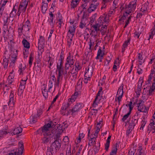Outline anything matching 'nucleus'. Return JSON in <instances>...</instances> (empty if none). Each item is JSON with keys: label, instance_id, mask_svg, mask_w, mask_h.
Wrapping results in <instances>:
<instances>
[{"label": "nucleus", "instance_id": "c9c22d12", "mask_svg": "<svg viewBox=\"0 0 155 155\" xmlns=\"http://www.w3.org/2000/svg\"><path fill=\"white\" fill-rule=\"evenodd\" d=\"M64 59V56L63 53L61 52L60 53V58L58 60V62L57 64H63V60Z\"/></svg>", "mask_w": 155, "mask_h": 155}, {"label": "nucleus", "instance_id": "3c124183", "mask_svg": "<svg viewBox=\"0 0 155 155\" xmlns=\"http://www.w3.org/2000/svg\"><path fill=\"white\" fill-rule=\"evenodd\" d=\"M56 19L57 21L63 20L62 15L60 13V11H58L56 15Z\"/></svg>", "mask_w": 155, "mask_h": 155}, {"label": "nucleus", "instance_id": "c756f323", "mask_svg": "<svg viewBox=\"0 0 155 155\" xmlns=\"http://www.w3.org/2000/svg\"><path fill=\"white\" fill-rule=\"evenodd\" d=\"M138 153L137 155H146L147 152L143 149L142 146H140L138 148Z\"/></svg>", "mask_w": 155, "mask_h": 155}, {"label": "nucleus", "instance_id": "680f3d73", "mask_svg": "<svg viewBox=\"0 0 155 155\" xmlns=\"http://www.w3.org/2000/svg\"><path fill=\"white\" fill-rule=\"evenodd\" d=\"M25 69L24 67H22V64H21L19 65L18 72L20 74H23V71L25 70Z\"/></svg>", "mask_w": 155, "mask_h": 155}, {"label": "nucleus", "instance_id": "6e6d98bb", "mask_svg": "<svg viewBox=\"0 0 155 155\" xmlns=\"http://www.w3.org/2000/svg\"><path fill=\"white\" fill-rule=\"evenodd\" d=\"M143 82V80L142 78H140L138 81V84L137 86V89H141L142 84Z\"/></svg>", "mask_w": 155, "mask_h": 155}, {"label": "nucleus", "instance_id": "6ab92c4d", "mask_svg": "<svg viewBox=\"0 0 155 155\" xmlns=\"http://www.w3.org/2000/svg\"><path fill=\"white\" fill-rule=\"evenodd\" d=\"M132 102L130 101L128 104V106L129 107V111L122 118V120L123 121H124L127 118H128L129 115L130 114L131 110L133 108L132 107Z\"/></svg>", "mask_w": 155, "mask_h": 155}, {"label": "nucleus", "instance_id": "a211bd4d", "mask_svg": "<svg viewBox=\"0 0 155 155\" xmlns=\"http://www.w3.org/2000/svg\"><path fill=\"white\" fill-rule=\"evenodd\" d=\"M99 5V2H97L95 4L92 3H91L90 5L87 10L89 13H90L92 12L95 11Z\"/></svg>", "mask_w": 155, "mask_h": 155}, {"label": "nucleus", "instance_id": "f03ea898", "mask_svg": "<svg viewBox=\"0 0 155 155\" xmlns=\"http://www.w3.org/2000/svg\"><path fill=\"white\" fill-rule=\"evenodd\" d=\"M31 28V24L29 21L27 20L26 22L21 24L18 28V32L19 35H21L28 33Z\"/></svg>", "mask_w": 155, "mask_h": 155}, {"label": "nucleus", "instance_id": "4468645a", "mask_svg": "<svg viewBox=\"0 0 155 155\" xmlns=\"http://www.w3.org/2000/svg\"><path fill=\"white\" fill-rule=\"evenodd\" d=\"M73 54L70 52L68 53L66 60L65 63L71 65H73L75 62Z\"/></svg>", "mask_w": 155, "mask_h": 155}, {"label": "nucleus", "instance_id": "412c9836", "mask_svg": "<svg viewBox=\"0 0 155 155\" xmlns=\"http://www.w3.org/2000/svg\"><path fill=\"white\" fill-rule=\"evenodd\" d=\"M7 0H1L0 3V18L2 16Z\"/></svg>", "mask_w": 155, "mask_h": 155}, {"label": "nucleus", "instance_id": "79ce46f5", "mask_svg": "<svg viewBox=\"0 0 155 155\" xmlns=\"http://www.w3.org/2000/svg\"><path fill=\"white\" fill-rule=\"evenodd\" d=\"M49 60L48 61V63L49 64L48 67L50 69H51V67L53 65V63L54 61V60L53 58H52L51 57H49Z\"/></svg>", "mask_w": 155, "mask_h": 155}, {"label": "nucleus", "instance_id": "338daca9", "mask_svg": "<svg viewBox=\"0 0 155 155\" xmlns=\"http://www.w3.org/2000/svg\"><path fill=\"white\" fill-rule=\"evenodd\" d=\"M10 85L7 84H5L3 87L4 90L8 91L11 88V87L10 86Z\"/></svg>", "mask_w": 155, "mask_h": 155}, {"label": "nucleus", "instance_id": "0eeeda50", "mask_svg": "<svg viewBox=\"0 0 155 155\" xmlns=\"http://www.w3.org/2000/svg\"><path fill=\"white\" fill-rule=\"evenodd\" d=\"M83 107L82 104L80 103H77L72 108L70 109L68 112L73 116H74L77 115L78 112Z\"/></svg>", "mask_w": 155, "mask_h": 155}, {"label": "nucleus", "instance_id": "4c0bfd02", "mask_svg": "<svg viewBox=\"0 0 155 155\" xmlns=\"http://www.w3.org/2000/svg\"><path fill=\"white\" fill-rule=\"evenodd\" d=\"M73 66H74L78 71L81 69L82 68L81 65L78 61H76L74 64V65H73Z\"/></svg>", "mask_w": 155, "mask_h": 155}, {"label": "nucleus", "instance_id": "864d4df0", "mask_svg": "<svg viewBox=\"0 0 155 155\" xmlns=\"http://www.w3.org/2000/svg\"><path fill=\"white\" fill-rule=\"evenodd\" d=\"M70 107L67 102L63 103L61 107V109L63 110H66L68 107Z\"/></svg>", "mask_w": 155, "mask_h": 155}, {"label": "nucleus", "instance_id": "f257e3e1", "mask_svg": "<svg viewBox=\"0 0 155 155\" xmlns=\"http://www.w3.org/2000/svg\"><path fill=\"white\" fill-rule=\"evenodd\" d=\"M51 124V122H50L41 128V135L43 136L42 142L44 143H48L53 136V134L50 130Z\"/></svg>", "mask_w": 155, "mask_h": 155}, {"label": "nucleus", "instance_id": "cd10ccee", "mask_svg": "<svg viewBox=\"0 0 155 155\" xmlns=\"http://www.w3.org/2000/svg\"><path fill=\"white\" fill-rule=\"evenodd\" d=\"M102 98V96H96L93 103V107H95L98 105V104L99 103Z\"/></svg>", "mask_w": 155, "mask_h": 155}, {"label": "nucleus", "instance_id": "5fc2aeb1", "mask_svg": "<svg viewBox=\"0 0 155 155\" xmlns=\"http://www.w3.org/2000/svg\"><path fill=\"white\" fill-rule=\"evenodd\" d=\"M141 125L140 127V130H143V128L145 126L146 124V121L145 119L143 118L141 122Z\"/></svg>", "mask_w": 155, "mask_h": 155}, {"label": "nucleus", "instance_id": "1a4fd4ad", "mask_svg": "<svg viewBox=\"0 0 155 155\" xmlns=\"http://www.w3.org/2000/svg\"><path fill=\"white\" fill-rule=\"evenodd\" d=\"M139 112H136L133 116L129 123L130 127H131L132 128H134V127L137 123L138 121L139 118L138 116L139 115Z\"/></svg>", "mask_w": 155, "mask_h": 155}, {"label": "nucleus", "instance_id": "774afa93", "mask_svg": "<svg viewBox=\"0 0 155 155\" xmlns=\"http://www.w3.org/2000/svg\"><path fill=\"white\" fill-rule=\"evenodd\" d=\"M97 54H98V56H100V57H101L102 55L103 57L104 53L102 52L101 48V47H100L97 51Z\"/></svg>", "mask_w": 155, "mask_h": 155}, {"label": "nucleus", "instance_id": "20e7f679", "mask_svg": "<svg viewBox=\"0 0 155 155\" xmlns=\"http://www.w3.org/2000/svg\"><path fill=\"white\" fill-rule=\"evenodd\" d=\"M109 18L108 17L107 15L104 14L103 15H101L99 18L98 21V22L101 24L102 26H103V29L101 30V32L102 33H104L106 31L107 29V26L108 23L109 22ZM103 28V27H102Z\"/></svg>", "mask_w": 155, "mask_h": 155}, {"label": "nucleus", "instance_id": "e2e57ef3", "mask_svg": "<svg viewBox=\"0 0 155 155\" xmlns=\"http://www.w3.org/2000/svg\"><path fill=\"white\" fill-rule=\"evenodd\" d=\"M57 23H58V27L59 28H61V27L64 24V23L63 20L57 21Z\"/></svg>", "mask_w": 155, "mask_h": 155}, {"label": "nucleus", "instance_id": "052dcab7", "mask_svg": "<svg viewBox=\"0 0 155 155\" xmlns=\"http://www.w3.org/2000/svg\"><path fill=\"white\" fill-rule=\"evenodd\" d=\"M53 87V82H52L51 80L49 81L48 85V90L49 92L51 91V89Z\"/></svg>", "mask_w": 155, "mask_h": 155}, {"label": "nucleus", "instance_id": "f8f14e48", "mask_svg": "<svg viewBox=\"0 0 155 155\" xmlns=\"http://www.w3.org/2000/svg\"><path fill=\"white\" fill-rule=\"evenodd\" d=\"M18 8V4L16 3L15 5L14 6L12 9L9 15V20L13 21L14 20V17H15L16 15H17V9Z\"/></svg>", "mask_w": 155, "mask_h": 155}, {"label": "nucleus", "instance_id": "bb28decb", "mask_svg": "<svg viewBox=\"0 0 155 155\" xmlns=\"http://www.w3.org/2000/svg\"><path fill=\"white\" fill-rule=\"evenodd\" d=\"M149 3L148 2H145L144 4H143L142 6L140 9V12H145L148 9V5Z\"/></svg>", "mask_w": 155, "mask_h": 155}, {"label": "nucleus", "instance_id": "49530a36", "mask_svg": "<svg viewBox=\"0 0 155 155\" xmlns=\"http://www.w3.org/2000/svg\"><path fill=\"white\" fill-rule=\"evenodd\" d=\"M102 25L98 22L96 23L95 25H93V27L94 29V30L96 31H98L100 30V27Z\"/></svg>", "mask_w": 155, "mask_h": 155}, {"label": "nucleus", "instance_id": "8fccbe9b", "mask_svg": "<svg viewBox=\"0 0 155 155\" xmlns=\"http://www.w3.org/2000/svg\"><path fill=\"white\" fill-rule=\"evenodd\" d=\"M15 55H12L11 57V62H13L15 63L16 60L17 59V51L16 50L15 52Z\"/></svg>", "mask_w": 155, "mask_h": 155}, {"label": "nucleus", "instance_id": "603ef678", "mask_svg": "<svg viewBox=\"0 0 155 155\" xmlns=\"http://www.w3.org/2000/svg\"><path fill=\"white\" fill-rule=\"evenodd\" d=\"M27 76H26V79L25 80H21L20 83V84L19 86H21V87H24V88H25V85L26 84V81L28 79Z\"/></svg>", "mask_w": 155, "mask_h": 155}, {"label": "nucleus", "instance_id": "bf43d9fd", "mask_svg": "<svg viewBox=\"0 0 155 155\" xmlns=\"http://www.w3.org/2000/svg\"><path fill=\"white\" fill-rule=\"evenodd\" d=\"M48 92H49L48 91H48L46 90V89H45L44 90L42 91V93L43 94V95L44 97L45 98H48Z\"/></svg>", "mask_w": 155, "mask_h": 155}, {"label": "nucleus", "instance_id": "aec40b11", "mask_svg": "<svg viewBox=\"0 0 155 155\" xmlns=\"http://www.w3.org/2000/svg\"><path fill=\"white\" fill-rule=\"evenodd\" d=\"M45 110V109L44 106H40L39 109L37 110L36 114H35L33 117H34V119H35L36 118L39 117L42 114L43 112Z\"/></svg>", "mask_w": 155, "mask_h": 155}, {"label": "nucleus", "instance_id": "9b49d317", "mask_svg": "<svg viewBox=\"0 0 155 155\" xmlns=\"http://www.w3.org/2000/svg\"><path fill=\"white\" fill-rule=\"evenodd\" d=\"M15 101L14 98L13 91H11L9 96V100L8 102V105L9 106L10 110H12L14 108Z\"/></svg>", "mask_w": 155, "mask_h": 155}, {"label": "nucleus", "instance_id": "4be33fe9", "mask_svg": "<svg viewBox=\"0 0 155 155\" xmlns=\"http://www.w3.org/2000/svg\"><path fill=\"white\" fill-rule=\"evenodd\" d=\"M119 147V144L118 143L114 144L112 147V149L110 152V155H116L117 149Z\"/></svg>", "mask_w": 155, "mask_h": 155}, {"label": "nucleus", "instance_id": "ea45409f", "mask_svg": "<svg viewBox=\"0 0 155 155\" xmlns=\"http://www.w3.org/2000/svg\"><path fill=\"white\" fill-rule=\"evenodd\" d=\"M92 49H87L85 52V55L87 58H89L90 57H92Z\"/></svg>", "mask_w": 155, "mask_h": 155}, {"label": "nucleus", "instance_id": "e433bc0d", "mask_svg": "<svg viewBox=\"0 0 155 155\" xmlns=\"http://www.w3.org/2000/svg\"><path fill=\"white\" fill-rule=\"evenodd\" d=\"M8 59L5 57L4 58L3 61V65L4 69H6L7 68L8 64Z\"/></svg>", "mask_w": 155, "mask_h": 155}, {"label": "nucleus", "instance_id": "37998d69", "mask_svg": "<svg viewBox=\"0 0 155 155\" xmlns=\"http://www.w3.org/2000/svg\"><path fill=\"white\" fill-rule=\"evenodd\" d=\"M60 80H61V78L57 77V81L54 82V91H55L57 87L58 88L59 87V82Z\"/></svg>", "mask_w": 155, "mask_h": 155}, {"label": "nucleus", "instance_id": "c03bdc74", "mask_svg": "<svg viewBox=\"0 0 155 155\" xmlns=\"http://www.w3.org/2000/svg\"><path fill=\"white\" fill-rule=\"evenodd\" d=\"M4 20V23H3V25L4 28H8L7 25L8 24V17L7 16L6 17H5L3 19Z\"/></svg>", "mask_w": 155, "mask_h": 155}, {"label": "nucleus", "instance_id": "2eb2a0df", "mask_svg": "<svg viewBox=\"0 0 155 155\" xmlns=\"http://www.w3.org/2000/svg\"><path fill=\"white\" fill-rule=\"evenodd\" d=\"M93 72V68L91 65H89L86 68L84 76L86 77H91Z\"/></svg>", "mask_w": 155, "mask_h": 155}, {"label": "nucleus", "instance_id": "473e14b6", "mask_svg": "<svg viewBox=\"0 0 155 155\" xmlns=\"http://www.w3.org/2000/svg\"><path fill=\"white\" fill-rule=\"evenodd\" d=\"M22 43L24 47L26 48L29 49L30 48V44L29 42L24 38L22 41Z\"/></svg>", "mask_w": 155, "mask_h": 155}, {"label": "nucleus", "instance_id": "5701e85b", "mask_svg": "<svg viewBox=\"0 0 155 155\" xmlns=\"http://www.w3.org/2000/svg\"><path fill=\"white\" fill-rule=\"evenodd\" d=\"M78 71L77 69L73 66L71 67V68L70 70L68 72V74H73V77L74 78H76L77 75L78 74Z\"/></svg>", "mask_w": 155, "mask_h": 155}, {"label": "nucleus", "instance_id": "58836bf2", "mask_svg": "<svg viewBox=\"0 0 155 155\" xmlns=\"http://www.w3.org/2000/svg\"><path fill=\"white\" fill-rule=\"evenodd\" d=\"M123 84L119 87L117 92V95H123Z\"/></svg>", "mask_w": 155, "mask_h": 155}, {"label": "nucleus", "instance_id": "72a5a7b5", "mask_svg": "<svg viewBox=\"0 0 155 155\" xmlns=\"http://www.w3.org/2000/svg\"><path fill=\"white\" fill-rule=\"evenodd\" d=\"M109 2V0H102L101 2V9L105 8L107 7L108 4Z\"/></svg>", "mask_w": 155, "mask_h": 155}, {"label": "nucleus", "instance_id": "69168bd1", "mask_svg": "<svg viewBox=\"0 0 155 155\" xmlns=\"http://www.w3.org/2000/svg\"><path fill=\"white\" fill-rule=\"evenodd\" d=\"M111 59V58L109 56L108 57L104 62V65L106 66H108L110 62Z\"/></svg>", "mask_w": 155, "mask_h": 155}, {"label": "nucleus", "instance_id": "de8ad7c7", "mask_svg": "<svg viewBox=\"0 0 155 155\" xmlns=\"http://www.w3.org/2000/svg\"><path fill=\"white\" fill-rule=\"evenodd\" d=\"M24 87L19 86L18 91V94L19 96H21L23 93L24 90Z\"/></svg>", "mask_w": 155, "mask_h": 155}, {"label": "nucleus", "instance_id": "ddd939ff", "mask_svg": "<svg viewBox=\"0 0 155 155\" xmlns=\"http://www.w3.org/2000/svg\"><path fill=\"white\" fill-rule=\"evenodd\" d=\"M11 132L8 127H5L0 130V139L6 137V135Z\"/></svg>", "mask_w": 155, "mask_h": 155}, {"label": "nucleus", "instance_id": "7ed1b4c3", "mask_svg": "<svg viewBox=\"0 0 155 155\" xmlns=\"http://www.w3.org/2000/svg\"><path fill=\"white\" fill-rule=\"evenodd\" d=\"M61 147V144L59 140H55L54 141L52 142L50 147H48L47 151L48 153L50 155L51 153L54 154L59 150Z\"/></svg>", "mask_w": 155, "mask_h": 155}, {"label": "nucleus", "instance_id": "dca6fc26", "mask_svg": "<svg viewBox=\"0 0 155 155\" xmlns=\"http://www.w3.org/2000/svg\"><path fill=\"white\" fill-rule=\"evenodd\" d=\"M87 19L86 18V15L85 12L83 13L82 18L80 23L79 27L81 28H83L86 26Z\"/></svg>", "mask_w": 155, "mask_h": 155}, {"label": "nucleus", "instance_id": "a878e982", "mask_svg": "<svg viewBox=\"0 0 155 155\" xmlns=\"http://www.w3.org/2000/svg\"><path fill=\"white\" fill-rule=\"evenodd\" d=\"M22 131V128L20 127H18L14 129L13 132L11 133L12 135H17L21 133Z\"/></svg>", "mask_w": 155, "mask_h": 155}, {"label": "nucleus", "instance_id": "39448f33", "mask_svg": "<svg viewBox=\"0 0 155 155\" xmlns=\"http://www.w3.org/2000/svg\"><path fill=\"white\" fill-rule=\"evenodd\" d=\"M137 1V0L132 1L126 5L125 9L126 15H129L135 11L136 8Z\"/></svg>", "mask_w": 155, "mask_h": 155}, {"label": "nucleus", "instance_id": "2f4dec72", "mask_svg": "<svg viewBox=\"0 0 155 155\" xmlns=\"http://www.w3.org/2000/svg\"><path fill=\"white\" fill-rule=\"evenodd\" d=\"M137 109L140 112L146 113L147 111L146 106L144 105H138Z\"/></svg>", "mask_w": 155, "mask_h": 155}, {"label": "nucleus", "instance_id": "c85d7f7f", "mask_svg": "<svg viewBox=\"0 0 155 155\" xmlns=\"http://www.w3.org/2000/svg\"><path fill=\"white\" fill-rule=\"evenodd\" d=\"M18 146L20 148L18 149V151L17 152V155H22L24 149L23 144L22 142H19L18 143Z\"/></svg>", "mask_w": 155, "mask_h": 155}, {"label": "nucleus", "instance_id": "7c9ffc66", "mask_svg": "<svg viewBox=\"0 0 155 155\" xmlns=\"http://www.w3.org/2000/svg\"><path fill=\"white\" fill-rule=\"evenodd\" d=\"M71 2V8L74 9L77 7L80 2L76 0H72Z\"/></svg>", "mask_w": 155, "mask_h": 155}, {"label": "nucleus", "instance_id": "f704fd0d", "mask_svg": "<svg viewBox=\"0 0 155 155\" xmlns=\"http://www.w3.org/2000/svg\"><path fill=\"white\" fill-rule=\"evenodd\" d=\"M14 81V77L13 76L9 75L8 78L6 83L9 85L13 84V83Z\"/></svg>", "mask_w": 155, "mask_h": 155}, {"label": "nucleus", "instance_id": "13d9d810", "mask_svg": "<svg viewBox=\"0 0 155 155\" xmlns=\"http://www.w3.org/2000/svg\"><path fill=\"white\" fill-rule=\"evenodd\" d=\"M59 96V95L58 94H57L55 96L54 98L53 99L51 102V105L48 109V110L50 108H51L53 106L54 103L56 101V100L58 97Z\"/></svg>", "mask_w": 155, "mask_h": 155}, {"label": "nucleus", "instance_id": "4d7b16f0", "mask_svg": "<svg viewBox=\"0 0 155 155\" xmlns=\"http://www.w3.org/2000/svg\"><path fill=\"white\" fill-rule=\"evenodd\" d=\"M7 32H9V31L8 30L7 28H5V30H4L2 34V36L4 39L5 38L6 39H7L8 38V36L7 35H6Z\"/></svg>", "mask_w": 155, "mask_h": 155}, {"label": "nucleus", "instance_id": "393cba45", "mask_svg": "<svg viewBox=\"0 0 155 155\" xmlns=\"http://www.w3.org/2000/svg\"><path fill=\"white\" fill-rule=\"evenodd\" d=\"M137 58L139 62L138 65V66L139 67L140 65L141 66L145 61V59H143V53H139L137 54Z\"/></svg>", "mask_w": 155, "mask_h": 155}, {"label": "nucleus", "instance_id": "09e8293b", "mask_svg": "<svg viewBox=\"0 0 155 155\" xmlns=\"http://www.w3.org/2000/svg\"><path fill=\"white\" fill-rule=\"evenodd\" d=\"M120 0H114L113 2V8H116L118 7V3L120 2Z\"/></svg>", "mask_w": 155, "mask_h": 155}, {"label": "nucleus", "instance_id": "b1692460", "mask_svg": "<svg viewBox=\"0 0 155 155\" xmlns=\"http://www.w3.org/2000/svg\"><path fill=\"white\" fill-rule=\"evenodd\" d=\"M130 38H128L127 40L124 42L122 48V52L123 53L124 52L128 45L130 44Z\"/></svg>", "mask_w": 155, "mask_h": 155}, {"label": "nucleus", "instance_id": "f3484780", "mask_svg": "<svg viewBox=\"0 0 155 155\" xmlns=\"http://www.w3.org/2000/svg\"><path fill=\"white\" fill-rule=\"evenodd\" d=\"M45 41L44 37L40 35L38 41V48L43 49L45 47Z\"/></svg>", "mask_w": 155, "mask_h": 155}, {"label": "nucleus", "instance_id": "0e129e2a", "mask_svg": "<svg viewBox=\"0 0 155 155\" xmlns=\"http://www.w3.org/2000/svg\"><path fill=\"white\" fill-rule=\"evenodd\" d=\"M116 8H111L108 12V15L109 16H111V15L114 14L115 12V9Z\"/></svg>", "mask_w": 155, "mask_h": 155}, {"label": "nucleus", "instance_id": "423d86ee", "mask_svg": "<svg viewBox=\"0 0 155 155\" xmlns=\"http://www.w3.org/2000/svg\"><path fill=\"white\" fill-rule=\"evenodd\" d=\"M28 1L29 0H22L20 2L17 9V15L18 17L20 16L21 13L25 12Z\"/></svg>", "mask_w": 155, "mask_h": 155}, {"label": "nucleus", "instance_id": "a19ab883", "mask_svg": "<svg viewBox=\"0 0 155 155\" xmlns=\"http://www.w3.org/2000/svg\"><path fill=\"white\" fill-rule=\"evenodd\" d=\"M96 139L95 138L91 137L90 139L89 140L88 143L89 146L94 145L96 143Z\"/></svg>", "mask_w": 155, "mask_h": 155}, {"label": "nucleus", "instance_id": "6e6552de", "mask_svg": "<svg viewBox=\"0 0 155 155\" xmlns=\"http://www.w3.org/2000/svg\"><path fill=\"white\" fill-rule=\"evenodd\" d=\"M56 68V71L58 73L57 77L61 78V80H62L63 75L65 76L67 74H68V72L65 71L64 69L63 64H57Z\"/></svg>", "mask_w": 155, "mask_h": 155}, {"label": "nucleus", "instance_id": "a18cd8bd", "mask_svg": "<svg viewBox=\"0 0 155 155\" xmlns=\"http://www.w3.org/2000/svg\"><path fill=\"white\" fill-rule=\"evenodd\" d=\"M48 4V3H44L42 6V11L43 13H45L47 9Z\"/></svg>", "mask_w": 155, "mask_h": 155}, {"label": "nucleus", "instance_id": "9d476101", "mask_svg": "<svg viewBox=\"0 0 155 155\" xmlns=\"http://www.w3.org/2000/svg\"><path fill=\"white\" fill-rule=\"evenodd\" d=\"M76 28L75 24L70 25L69 27L68 31L67 33V36L68 38H70L71 41H72L73 40Z\"/></svg>", "mask_w": 155, "mask_h": 155}]
</instances>
